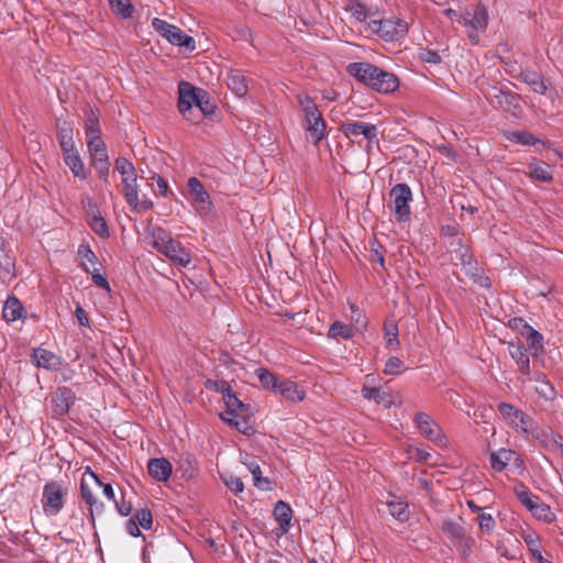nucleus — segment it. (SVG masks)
I'll return each instance as SVG.
<instances>
[{
  "label": "nucleus",
  "instance_id": "f03ea898",
  "mask_svg": "<svg viewBox=\"0 0 563 563\" xmlns=\"http://www.w3.org/2000/svg\"><path fill=\"white\" fill-rule=\"evenodd\" d=\"M489 13L487 8L478 3L460 12L459 23L466 29V35L474 45L479 43V34L487 30Z\"/></svg>",
  "mask_w": 563,
  "mask_h": 563
},
{
  "label": "nucleus",
  "instance_id": "8fccbe9b",
  "mask_svg": "<svg viewBox=\"0 0 563 563\" xmlns=\"http://www.w3.org/2000/svg\"><path fill=\"white\" fill-rule=\"evenodd\" d=\"M86 135L88 140L100 137L98 119L93 113H90L86 119Z\"/></svg>",
  "mask_w": 563,
  "mask_h": 563
},
{
  "label": "nucleus",
  "instance_id": "2f4dec72",
  "mask_svg": "<svg viewBox=\"0 0 563 563\" xmlns=\"http://www.w3.org/2000/svg\"><path fill=\"white\" fill-rule=\"evenodd\" d=\"M221 394L223 396L224 404L227 406V409L235 410V411H242L244 408V405L241 400L238 399L235 394L232 391L231 387L228 383L221 384Z\"/></svg>",
  "mask_w": 563,
  "mask_h": 563
},
{
  "label": "nucleus",
  "instance_id": "0e129e2a",
  "mask_svg": "<svg viewBox=\"0 0 563 563\" xmlns=\"http://www.w3.org/2000/svg\"><path fill=\"white\" fill-rule=\"evenodd\" d=\"M81 203L86 210L87 217H92L93 213H100L97 205L89 196H82Z\"/></svg>",
  "mask_w": 563,
  "mask_h": 563
},
{
  "label": "nucleus",
  "instance_id": "49530a36",
  "mask_svg": "<svg viewBox=\"0 0 563 563\" xmlns=\"http://www.w3.org/2000/svg\"><path fill=\"white\" fill-rule=\"evenodd\" d=\"M81 496L82 499L90 505V507H96L102 509V504H98L97 497L93 494L92 489L90 488L89 484L87 483L86 478L81 482Z\"/></svg>",
  "mask_w": 563,
  "mask_h": 563
},
{
  "label": "nucleus",
  "instance_id": "a878e982",
  "mask_svg": "<svg viewBox=\"0 0 563 563\" xmlns=\"http://www.w3.org/2000/svg\"><path fill=\"white\" fill-rule=\"evenodd\" d=\"M23 311L22 303L15 297H9L2 309L3 319L8 322H13L21 318Z\"/></svg>",
  "mask_w": 563,
  "mask_h": 563
},
{
  "label": "nucleus",
  "instance_id": "58836bf2",
  "mask_svg": "<svg viewBox=\"0 0 563 563\" xmlns=\"http://www.w3.org/2000/svg\"><path fill=\"white\" fill-rule=\"evenodd\" d=\"M91 230L100 238H108L109 230L106 220L100 213H93L92 217L88 218Z\"/></svg>",
  "mask_w": 563,
  "mask_h": 563
},
{
  "label": "nucleus",
  "instance_id": "c9c22d12",
  "mask_svg": "<svg viewBox=\"0 0 563 563\" xmlns=\"http://www.w3.org/2000/svg\"><path fill=\"white\" fill-rule=\"evenodd\" d=\"M362 396L367 400H373L376 404L389 406L390 400L387 399L388 395L385 391H382L380 389L376 387H369V386H363L362 388Z\"/></svg>",
  "mask_w": 563,
  "mask_h": 563
},
{
  "label": "nucleus",
  "instance_id": "9d476101",
  "mask_svg": "<svg viewBox=\"0 0 563 563\" xmlns=\"http://www.w3.org/2000/svg\"><path fill=\"white\" fill-rule=\"evenodd\" d=\"M393 212L397 221H407L410 218L409 202L412 200V192L407 184H397L390 190Z\"/></svg>",
  "mask_w": 563,
  "mask_h": 563
},
{
  "label": "nucleus",
  "instance_id": "864d4df0",
  "mask_svg": "<svg viewBox=\"0 0 563 563\" xmlns=\"http://www.w3.org/2000/svg\"><path fill=\"white\" fill-rule=\"evenodd\" d=\"M297 101L303 114L318 110L314 101L306 93H299L297 96Z\"/></svg>",
  "mask_w": 563,
  "mask_h": 563
},
{
  "label": "nucleus",
  "instance_id": "09e8293b",
  "mask_svg": "<svg viewBox=\"0 0 563 563\" xmlns=\"http://www.w3.org/2000/svg\"><path fill=\"white\" fill-rule=\"evenodd\" d=\"M477 522H478L479 529L483 532L488 533V534H490L494 531L495 526H496L493 516L485 511L481 512L477 516Z\"/></svg>",
  "mask_w": 563,
  "mask_h": 563
},
{
  "label": "nucleus",
  "instance_id": "a211bd4d",
  "mask_svg": "<svg viewBox=\"0 0 563 563\" xmlns=\"http://www.w3.org/2000/svg\"><path fill=\"white\" fill-rule=\"evenodd\" d=\"M147 471L153 478L166 482L172 475L173 467L170 462L164 457L151 459L147 463Z\"/></svg>",
  "mask_w": 563,
  "mask_h": 563
},
{
  "label": "nucleus",
  "instance_id": "0eeeda50",
  "mask_svg": "<svg viewBox=\"0 0 563 563\" xmlns=\"http://www.w3.org/2000/svg\"><path fill=\"white\" fill-rule=\"evenodd\" d=\"M114 167L121 176L124 199L131 200L134 194L139 191L136 169L130 159L122 156L115 159Z\"/></svg>",
  "mask_w": 563,
  "mask_h": 563
},
{
  "label": "nucleus",
  "instance_id": "72a5a7b5",
  "mask_svg": "<svg viewBox=\"0 0 563 563\" xmlns=\"http://www.w3.org/2000/svg\"><path fill=\"white\" fill-rule=\"evenodd\" d=\"M505 137L520 145H537L541 143L531 133L526 131H509L505 133Z\"/></svg>",
  "mask_w": 563,
  "mask_h": 563
},
{
  "label": "nucleus",
  "instance_id": "f3484780",
  "mask_svg": "<svg viewBox=\"0 0 563 563\" xmlns=\"http://www.w3.org/2000/svg\"><path fill=\"white\" fill-rule=\"evenodd\" d=\"M32 358L37 367H43L49 371L56 369L62 364L59 356L41 347L33 350Z\"/></svg>",
  "mask_w": 563,
  "mask_h": 563
},
{
  "label": "nucleus",
  "instance_id": "f257e3e1",
  "mask_svg": "<svg viewBox=\"0 0 563 563\" xmlns=\"http://www.w3.org/2000/svg\"><path fill=\"white\" fill-rule=\"evenodd\" d=\"M349 73L378 92L389 93L399 87V80L393 73L369 63H353L349 66Z\"/></svg>",
  "mask_w": 563,
  "mask_h": 563
},
{
  "label": "nucleus",
  "instance_id": "e2e57ef3",
  "mask_svg": "<svg viewBox=\"0 0 563 563\" xmlns=\"http://www.w3.org/2000/svg\"><path fill=\"white\" fill-rule=\"evenodd\" d=\"M351 310H352V318L354 319L355 321V325H353L355 328V332L361 330L362 328H365L366 325V320H365V317L362 314V312L354 307V305H351Z\"/></svg>",
  "mask_w": 563,
  "mask_h": 563
},
{
  "label": "nucleus",
  "instance_id": "7c9ffc66",
  "mask_svg": "<svg viewBox=\"0 0 563 563\" xmlns=\"http://www.w3.org/2000/svg\"><path fill=\"white\" fill-rule=\"evenodd\" d=\"M509 353L511 357L516 361L519 371L523 373L525 375H528L530 373L529 367V357L526 353V350L521 346L510 344L509 346Z\"/></svg>",
  "mask_w": 563,
  "mask_h": 563
},
{
  "label": "nucleus",
  "instance_id": "6ab92c4d",
  "mask_svg": "<svg viewBox=\"0 0 563 563\" xmlns=\"http://www.w3.org/2000/svg\"><path fill=\"white\" fill-rule=\"evenodd\" d=\"M227 85L238 97H244L247 93L246 78L240 70H230L228 73Z\"/></svg>",
  "mask_w": 563,
  "mask_h": 563
},
{
  "label": "nucleus",
  "instance_id": "aec40b11",
  "mask_svg": "<svg viewBox=\"0 0 563 563\" xmlns=\"http://www.w3.org/2000/svg\"><path fill=\"white\" fill-rule=\"evenodd\" d=\"M64 162L69 167L75 177L79 179L87 178V172L85 165L80 158L77 150L68 153H63Z\"/></svg>",
  "mask_w": 563,
  "mask_h": 563
},
{
  "label": "nucleus",
  "instance_id": "f704fd0d",
  "mask_svg": "<svg viewBox=\"0 0 563 563\" xmlns=\"http://www.w3.org/2000/svg\"><path fill=\"white\" fill-rule=\"evenodd\" d=\"M78 257L85 271L87 272V267L91 269L98 268L99 263L95 253L90 250L88 245H79L78 247Z\"/></svg>",
  "mask_w": 563,
  "mask_h": 563
},
{
  "label": "nucleus",
  "instance_id": "5fc2aeb1",
  "mask_svg": "<svg viewBox=\"0 0 563 563\" xmlns=\"http://www.w3.org/2000/svg\"><path fill=\"white\" fill-rule=\"evenodd\" d=\"M297 101L303 114L318 110L314 101L306 93H299L297 96Z\"/></svg>",
  "mask_w": 563,
  "mask_h": 563
},
{
  "label": "nucleus",
  "instance_id": "c03bdc74",
  "mask_svg": "<svg viewBox=\"0 0 563 563\" xmlns=\"http://www.w3.org/2000/svg\"><path fill=\"white\" fill-rule=\"evenodd\" d=\"M220 476H221V479L224 483V485L228 488H230L232 492H234L235 494H240L244 490V485H243L241 478L234 476L231 473H227V472L222 473Z\"/></svg>",
  "mask_w": 563,
  "mask_h": 563
},
{
  "label": "nucleus",
  "instance_id": "9b49d317",
  "mask_svg": "<svg viewBox=\"0 0 563 563\" xmlns=\"http://www.w3.org/2000/svg\"><path fill=\"white\" fill-rule=\"evenodd\" d=\"M188 195L195 210L200 216H207L212 210L211 197L197 177H190L187 181Z\"/></svg>",
  "mask_w": 563,
  "mask_h": 563
},
{
  "label": "nucleus",
  "instance_id": "f8f14e48",
  "mask_svg": "<svg viewBox=\"0 0 563 563\" xmlns=\"http://www.w3.org/2000/svg\"><path fill=\"white\" fill-rule=\"evenodd\" d=\"M341 131L346 137L363 136L369 143L377 141V128L375 124L356 121L349 122L341 125Z\"/></svg>",
  "mask_w": 563,
  "mask_h": 563
},
{
  "label": "nucleus",
  "instance_id": "393cba45",
  "mask_svg": "<svg viewBox=\"0 0 563 563\" xmlns=\"http://www.w3.org/2000/svg\"><path fill=\"white\" fill-rule=\"evenodd\" d=\"M528 175L536 180L550 181L552 172L550 165L544 162H531L528 165Z\"/></svg>",
  "mask_w": 563,
  "mask_h": 563
},
{
  "label": "nucleus",
  "instance_id": "20e7f679",
  "mask_svg": "<svg viewBox=\"0 0 563 563\" xmlns=\"http://www.w3.org/2000/svg\"><path fill=\"white\" fill-rule=\"evenodd\" d=\"M178 109L184 118L191 122H198L199 115H194L195 106L199 104V97H207L206 91L195 88L189 82H180L178 86Z\"/></svg>",
  "mask_w": 563,
  "mask_h": 563
},
{
  "label": "nucleus",
  "instance_id": "bf43d9fd",
  "mask_svg": "<svg viewBox=\"0 0 563 563\" xmlns=\"http://www.w3.org/2000/svg\"><path fill=\"white\" fill-rule=\"evenodd\" d=\"M89 476L90 478L95 482V485L97 487H102L103 489V495L111 501H115V494H114V490L112 488V486L110 484H103L99 478L98 476L93 473V472H90L89 473Z\"/></svg>",
  "mask_w": 563,
  "mask_h": 563
},
{
  "label": "nucleus",
  "instance_id": "a18cd8bd",
  "mask_svg": "<svg viewBox=\"0 0 563 563\" xmlns=\"http://www.w3.org/2000/svg\"><path fill=\"white\" fill-rule=\"evenodd\" d=\"M520 537L525 541L531 554H536L540 550V538L533 531H522Z\"/></svg>",
  "mask_w": 563,
  "mask_h": 563
},
{
  "label": "nucleus",
  "instance_id": "dca6fc26",
  "mask_svg": "<svg viewBox=\"0 0 563 563\" xmlns=\"http://www.w3.org/2000/svg\"><path fill=\"white\" fill-rule=\"evenodd\" d=\"M519 456L518 454L508 449H500L490 454V465L496 472L504 471L508 465L516 464L518 465Z\"/></svg>",
  "mask_w": 563,
  "mask_h": 563
},
{
  "label": "nucleus",
  "instance_id": "4c0bfd02",
  "mask_svg": "<svg viewBox=\"0 0 563 563\" xmlns=\"http://www.w3.org/2000/svg\"><path fill=\"white\" fill-rule=\"evenodd\" d=\"M532 515L544 522H552L555 519L554 512L551 510L550 506L541 501L540 499L530 510Z\"/></svg>",
  "mask_w": 563,
  "mask_h": 563
},
{
  "label": "nucleus",
  "instance_id": "338daca9",
  "mask_svg": "<svg viewBox=\"0 0 563 563\" xmlns=\"http://www.w3.org/2000/svg\"><path fill=\"white\" fill-rule=\"evenodd\" d=\"M548 433L551 437L553 450L559 452L563 457V437L561 434H552L550 431H548Z\"/></svg>",
  "mask_w": 563,
  "mask_h": 563
},
{
  "label": "nucleus",
  "instance_id": "6e6d98bb",
  "mask_svg": "<svg viewBox=\"0 0 563 563\" xmlns=\"http://www.w3.org/2000/svg\"><path fill=\"white\" fill-rule=\"evenodd\" d=\"M548 431H550L552 434H556L551 428L547 427V428H542L541 430L537 431L533 429V433H531L532 435H534L537 439L540 440V442L547 446L548 449L550 450H553V443H552V440H551V437L550 434L548 433Z\"/></svg>",
  "mask_w": 563,
  "mask_h": 563
},
{
  "label": "nucleus",
  "instance_id": "ea45409f",
  "mask_svg": "<svg viewBox=\"0 0 563 563\" xmlns=\"http://www.w3.org/2000/svg\"><path fill=\"white\" fill-rule=\"evenodd\" d=\"M59 145L63 153H68L74 150H77L73 140V130L69 126H64L60 129L59 134Z\"/></svg>",
  "mask_w": 563,
  "mask_h": 563
},
{
  "label": "nucleus",
  "instance_id": "69168bd1",
  "mask_svg": "<svg viewBox=\"0 0 563 563\" xmlns=\"http://www.w3.org/2000/svg\"><path fill=\"white\" fill-rule=\"evenodd\" d=\"M421 59L430 64H440L441 57L435 51H426L420 55Z\"/></svg>",
  "mask_w": 563,
  "mask_h": 563
},
{
  "label": "nucleus",
  "instance_id": "774afa93",
  "mask_svg": "<svg viewBox=\"0 0 563 563\" xmlns=\"http://www.w3.org/2000/svg\"><path fill=\"white\" fill-rule=\"evenodd\" d=\"M156 185H157V194L163 196V197H167L168 192H169V186L167 184V181L161 177V176H157L156 178Z\"/></svg>",
  "mask_w": 563,
  "mask_h": 563
},
{
  "label": "nucleus",
  "instance_id": "680f3d73",
  "mask_svg": "<svg viewBox=\"0 0 563 563\" xmlns=\"http://www.w3.org/2000/svg\"><path fill=\"white\" fill-rule=\"evenodd\" d=\"M401 365L402 362L398 357L391 356L385 363L384 373L387 375H397L401 372Z\"/></svg>",
  "mask_w": 563,
  "mask_h": 563
},
{
  "label": "nucleus",
  "instance_id": "4be33fe9",
  "mask_svg": "<svg viewBox=\"0 0 563 563\" xmlns=\"http://www.w3.org/2000/svg\"><path fill=\"white\" fill-rule=\"evenodd\" d=\"M274 517L278 522L279 528L285 533L289 530L290 521L292 518V510L288 504L283 500L276 503L274 507Z\"/></svg>",
  "mask_w": 563,
  "mask_h": 563
},
{
  "label": "nucleus",
  "instance_id": "e433bc0d",
  "mask_svg": "<svg viewBox=\"0 0 563 563\" xmlns=\"http://www.w3.org/2000/svg\"><path fill=\"white\" fill-rule=\"evenodd\" d=\"M153 239V246L161 253L162 250L168 245L173 239L170 234L163 228L156 227L151 232Z\"/></svg>",
  "mask_w": 563,
  "mask_h": 563
},
{
  "label": "nucleus",
  "instance_id": "c85d7f7f",
  "mask_svg": "<svg viewBox=\"0 0 563 563\" xmlns=\"http://www.w3.org/2000/svg\"><path fill=\"white\" fill-rule=\"evenodd\" d=\"M355 335V328L341 321H334L329 329L328 336L334 340L352 339Z\"/></svg>",
  "mask_w": 563,
  "mask_h": 563
},
{
  "label": "nucleus",
  "instance_id": "de8ad7c7",
  "mask_svg": "<svg viewBox=\"0 0 563 563\" xmlns=\"http://www.w3.org/2000/svg\"><path fill=\"white\" fill-rule=\"evenodd\" d=\"M125 201L132 208V210L136 212L147 211L153 208V202L151 200L140 199L139 191L134 194V197L131 200Z\"/></svg>",
  "mask_w": 563,
  "mask_h": 563
},
{
  "label": "nucleus",
  "instance_id": "79ce46f5",
  "mask_svg": "<svg viewBox=\"0 0 563 563\" xmlns=\"http://www.w3.org/2000/svg\"><path fill=\"white\" fill-rule=\"evenodd\" d=\"M256 376L265 388L277 390L279 385L276 376L266 368L256 369Z\"/></svg>",
  "mask_w": 563,
  "mask_h": 563
},
{
  "label": "nucleus",
  "instance_id": "473e14b6",
  "mask_svg": "<svg viewBox=\"0 0 563 563\" xmlns=\"http://www.w3.org/2000/svg\"><path fill=\"white\" fill-rule=\"evenodd\" d=\"M243 463L245 464V466L252 474L254 485L257 488L263 489V490H267L271 488L269 481L266 477L262 476L261 467L255 461L243 462Z\"/></svg>",
  "mask_w": 563,
  "mask_h": 563
},
{
  "label": "nucleus",
  "instance_id": "b1692460",
  "mask_svg": "<svg viewBox=\"0 0 563 563\" xmlns=\"http://www.w3.org/2000/svg\"><path fill=\"white\" fill-rule=\"evenodd\" d=\"M305 126L307 132L309 133V137L311 141L317 144L325 136V122L322 118V114L312 118L311 121L305 122Z\"/></svg>",
  "mask_w": 563,
  "mask_h": 563
},
{
  "label": "nucleus",
  "instance_id": "412c9836",
  "mask_svg": "<svg viewBox=\"0 0 563 563\" xmlns=\"http://www.w3.org/2000/svg\"><path fill=\"white\" fill-rule=\"evenodd\" d=\"M87 144L92 165H98V163H107L109 161L107 147L101 137L88 140Z\"/></svg>",
  "mask_w": 563,
  "mask_h": 563
},
{
  "label": "nucleus",
  "instance_id": "13d9d810",
  "mask_svg": "<svg viewBox=\"0 0 563 563\" xmlns=\"http://www.w3.org/2000/svg\"><path fill=\"white\" fill-rule=\"evenodd\" d=\"M136 519H137L139 526H141L143 529L150 530L152 528L153 517H152V512L148 509L143 508V509L139 510L136 512Z\"/></svg>",
  "mask_w": 563,
  "mask_h": 563
},
{
  "label": "nucleus",
  "instance_id": "1a4fd4ad",
  "mask_svg": "<svg viewBox=\"0 0 563 563\" xmlns=\"http://www.w3.org/2000/svg\"><path fill=\"white\" fill-rule=\"evenodd\" d=\"M65 487L58 482H48L43 488L42 504L47 516L57 515L64 507Z\"/></svg>",
  "mask_w": 563,
  "mask_h": 563
},
{
  "label": "nucleus",
  "instance_id": "3c124183",
  "mask_svg": "<svg viewBox=\"0 0 563 563\" xmlns=\"http://www.w3.org/2000/svg\"><path fill=\"white\" fill-rule=\"evenodd\" d=\"M385 339L388 349H394L399 344L398 328L395 323L385 325Z\"/></svg>",
  "mask_w": 563,
  "mask_h": 563
},
{
  "label": "nucleus",
  "instance_id": "4d7b16f0",
  "mask_svg": "<svg viewBox=\"0 0 563 563\" xmlns=\"http://www.w3.org/2000/svg\"><path fill=\"white\" fill-rule=\"evenodd\" d=\"M214 106L206 99V97H199V104L195 106L194 115H199V120L205 115L212 113Z\"/></svg>",
  "mask_w": 563,
  "mask_h": 563
},
{
  "label": "nucleus",
  "instance_id": "cd10ccee",
  "mask_svg": "<svg viewBox=\"0 0 563 563\" xmlns=\"http://www.w3.org/2000/svg\"><path fill=\"white\" fill-rule=\"evenodd\" d=\"M345 9L356 22H365L372 14V10L358 0H347Z\"/></svg>",
  "mask_w": 563,
  "mask_h": 563
},
{
  "label": "nucleus",
  "instance_id": "bb28decb",
  "mask_svg": "<svg viewBox=\"0 0 563 563\" xmlns=\"http://www.w3.org/2000/svg\"><path fill=\"white\" fill-rule=\"evenodd\" d=\"M522 81L527 84L530 89L537 93L544 95L548 87L543 78L534 71L523 70L520 75Z\"/></svg>",
  "mask_w": 563,
  "mask_h": 563
},
{
  "label": "nucleus",
  "instance_id": "4468645a",
  "mask_svg": "<svg viewBox=\"0 0 563 563\" xmlns=\"http://www.w3.org/2000/svg\"><path fill=\"white\" fill-rule=\"evenodd\" d=\"M415 422L420 433L428 440L433 442H441V429L434 420L424 412H418L415 417Z\"/></svg>",
  "mask_w": 563,
  "mask_h": 563
},
{
  "label": "nucleus",
  "instance_id": "c756f323",
  "mask_svg": "<svg viewBox=\"0 0 563 563\" xmlns=\"http://www.w3.org/2000/svg\"><path fill=\"white\" fill-rule=\"evenodd\" d=\"M387 506L390 515L398 521H406L409 517L408 505L404 500L397 497L387 501Z\"/></svg>",
  "mask_w": 563,
  "mask_h": 563
},
{
  "label": "nucleus",
  "instance_id": "603ef678",
  "mask_svg": "<svg viewBox=\"0 0 563 563\" xmlns=\"http://www.w3.org/2000/svg\"><path fill=\"white\" fill-rule=\"evenodd\" d=\"M516 495L518 499L525 505L529 510L538 503L540 499L538 496L531 495L526 488L516 489Z\"/></svg>",
  "mask_w": 563,
  "mask_h": 563
},
{
  "label": "nucleus",
  "instance_id": "39448f33",
  "mask_svg": "<svg viewBox=\"0 0 563 563\" xmlns=\"http://www.w3.org/2000/svg\"><path fill=\"white\" fill-rule=\"evenodd\" d=\"M368 30L384 41L394 42L407 34L408 25L398 19L372 20L368 23Z\"/></svg>",
  "mask_w": 563,
  "mask_h": 563
},
{
  "label": "nucleus",
  "instance_id": "37998d69",
  "mask_svg": "<svg viewBox=\"0 0 563 563\" xmlns=\"http://www.w3.org/2000/svg\"><path fill=\"white\" fill-rule=\"evenodd\" d=\"M228 423L235 427L243 434L249 435L254 432L253 427L241 412L239 413V416L228 418Z\"/></svg>",
  "mask_w": 563,
  "mask_h": 563
},
{
  "label": "nucleus",
  "instance_id": "052dcab7",
  "mask_svg": "<svg viewBox=\"0 0 563 563\" xmlns=\"http://www.w3.org/2000/svg\"><path fill=\"white\" fill-rule=\"evenodd\" d=\"M87 273H89L91 275V278H92V282L95 283V285L110 291V285L107 280V278L100 274L99 267L95 268V269L87 267Z\"/></svg>",
  "mask_w": 563,
  "mask_h": 563
},
{
  "label": "nucleus",
  "instance_id": "5701e85b",
  "mask_svg": "<svg viewBox=\"0 0 563 563\" xmlns=\"http://www.w3.org/2000/svg\"><path fill=\"white\" fill-rule=\"evenodd\" d=\"M276 391L290 401H301L306 395L305 390L291 380L280 382Z\"/></svg>",
  "mask_w": 563,
  "mask_h": 563
},
{
  "label": "nucleus",
  "instance_id": "6e6552de",
  "mask_svg": "<svg viewBox=\"0 0 563 563\" xmlns=\"http://www.w3.org/2000/svg\"><path fill=\"white\" fill-rule=\"evenodd\" d=\"M498 411L501 413L508 424L512 427L517 432L523 434L533 433V421L531 417L526 415L522 410L510 404L501 402L498 406Z\"/></svg>",
  "mask_w": 563,
  "mask_h": 563
},
{
  "label": "nucleus",
  "instance_id": "7ed1b4c3",
  "mask_svg": "<svg viewBox=\"0 0 563 563\" xmlns=\"http://www.w3.org/2000/svg\"><path fill=\"white\" fill-rule=\"evenodd\" d=\"M441 530L463 559L471 556L475 547V539L467 533L462 517L444 519L441 523Z\"/></svg>",
  "mask_w": 563,
  "mask_h": 563
},
{
  "label": "nucleus",
  "instance_id": "a19ab883",
  "mask_svg": "<svg viewBox=\"0 0 563 563\" xmlns=\"http://www.w3.org/2000/svg\"><path fill=\"white\" fill-rule=\"evenodd\" d=\"M113 12L126 19L130 18L134 8L130 0H108Z\"/></svg>",
  "mask_w": 563,
  "mask_h": 563
},
{
  "label": "nucleus",
  "instance_id": "2eb2a0df",
  "mask_svg": "<svg viewBox=\"0 0 563 563\" xmlns=\"http://www.w3.org/2000/svg\"><path fill=\"white\" fill-rule=\"evenodd\" d=\"M161 253L183 267H187L191 262L190 254L184 249L180 242L175 240L166 245Z\"/></svg>",
  "mask_w": 563,
  "mask_h": 563
},
{
  "label": "nucleus",
  "instance_id": "ddd939ff",
  "mask_svg": "<svg viewBox=\"0 0 563 563\" xmlns=\"http://www.w3.org/2000/svg\"><path fill=\"white\" fill-rule=\"evenodd\" d=\"M75 402V394L70 388L60 387L52 397V409L55 416L66 415Z\"/></svg>",
  "mask_w": 563,
  "mask_h": 563
},
{
  "label": "nucleus",
  "instance_id": "423d86ee",
  "mask_svg": "<svg viewBox=\"0 0 563 563\" xmlns=\"http://www.w3.org/2000/svg\"><path fill=\"white\" fill-rule=\"evenodd\" d=\"M152 26L170 44L184 46L189 51H194L196 48L194 38L189 35H186L178 26L169 24L168 22L158 18L152 20Z\"/></svg>",
  "mask_w": 563,
  "mask_h": 563
}]
</instances>
